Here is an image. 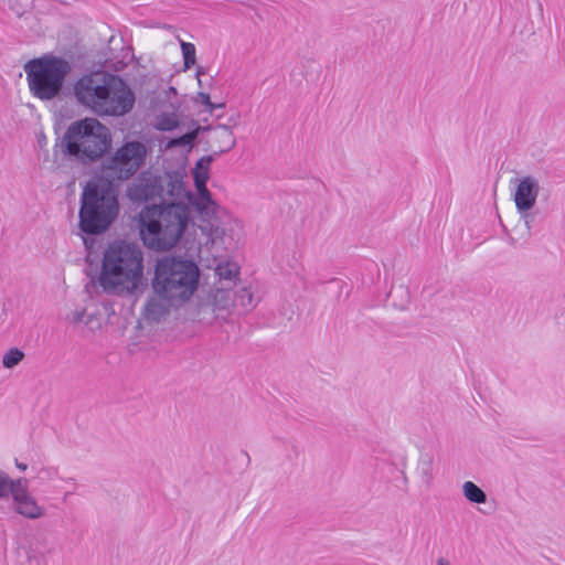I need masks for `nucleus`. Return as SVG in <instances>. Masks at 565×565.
I'll return each mask as SVG.
<instances>
[{
    "label": "nucleus",
    "instance_id": "393cba45",
    "mask_svg": "<svg viewBox=\"0 0 565 565\" xmlns=\"http://www.w3.org/2000/svg\"><path fill=\"white\" fill-rule=\"evenodd\" d=\"M224 235V231L220 227L212 228L210 232V239L212 244H215L217 241H222Z\"/></svg>",
    "mask_w": 565,
    "mask_h": 565
},
{
    "label": "nucleus",
    "instance_id": "f8f14e48",
    "mask_svg": "<svg viewBox=\"0 0 565 565\" xmlns=\"http://www.w3.org/2000/svg\"><path fill=\"white\" fill-rule=\"evenodd\" d=\"M539 193L540 183L535 177L525 175L516 180L513 201L527 230H531L532 223L530 211L535 206Z\"/></svg>",
    "mask_w": 565,
    "mask_h": 565
},
{
    "label": "nucleus",
    "instance_id": "a878e982",
    "mask_svg": "<svg viewBox=\"0 0 565 565\" xmlns=\"http://www.w3.org/2000/svg\"><path fill=\"white\" fill-rule=\"evenodd\" d=\"M241 298H242L243 306H249V307L253 306V294L248 289H246V288L242 289Z\"/></svg>",
    "mask_w": 565,
    "mask_h": 565
},
{
    "label": "nucleus",
    "instance_id": "412c9836",
    "mask_svg": "<svg viewBox=\"0 0 565 565\" xmlns=\"http://www.w3.org/2000/svg\"><path fill=\"white\" fill-rule=\"evenodd\" d=\"M15 486V479L0 469V499H7Z\"/></svg>",
    "mask_w": 565,
    "mask_h": 565
},
{
    "label": "nucleus",
    "instance_id": "9b49d317",
    "mask_svg": "<svg viewBox=\"0 0 565 565\" xmlns=\"http://www.w3.org/2000/svg\"><path fill=\"white\" fill-rule=\"evenodd\" d=\"M9 495L12 498L13 510L19 515L29 520H38L46 515V509L30 492L28 479L17 478L15 486Z\"/></svg>",
    "mask_w": 565,
    "mask_h": 565
},
{
    "label": "nucleus",
    "instance_id": "1a4fd4ad",
    "mask_svg": "<svg viewBox=\"0 0 565 565\" xmlns=\"http://www.w3.org/2000/svg\"><path fill=\"white\" fill-rule=\"evenodd\" d=\"M148 152L146 143L138 140L126 141L104 160L102 171L107 180H128L145 166Z\"/></svg>",
    "mask_w": 565,
    "mask_h": 565
},
{
    "label": "nucleus",
    "instance_id": "cd10ccee",
    "mask_svg": "<svg viewBox=\"0 0 565 565\" xmlns=\"http://www.w3.org/2000/svg\"><path fill=\"white\" fill-rule=\"evenodd\" d=\"M436 565H451L447 558L439 557L436 562Z\"/></svg>",
    "mask_w": 565,
    "mask_h": 565
},
{
    "label": "nucleus",
    "instance_id": "0eeeda50",
    "mask_svg": "<svg viewBox=\"0 0 565 565\" xmlns=\"http://www.w3.org/2000/svg\"><path fill=\"white\" fill-rule=\"evenodd\" d=\"M71 67L68 62L55 56L33 58L24 64L30 93L41 100L58 96Z\"/></svg>",
    "mask_w": 565,
    "mask_h": 565
},
{
    "label": "nucleus",
    "instance_id": "423d86ee",
    "mask_svg": "<svg viewBox=\"0 0 565 565\" xmlns=\"http://www.w3.org/2000/svg\"><path fill=\"white\" fill-rule=\"evenodd\" d=\"M62 151L71 159L84 164L104 157L111 147L109 129L96 118H84L72 122L61 141Z\"/></svg>",
    "mask_w": 565,
    "mask_h": 565
},
{
    "label": "nucleus",
    "instance_id": "bb28decb",
    "mask_svg": "<svg viewBox=\"0 0 565 565\" xmlns=\"http://www.w3.org/2000/svg\"><path fill=\"white\" fill-rule=\"evenodd\" d=\"M15 467L21 470V471H25L28 469V465L24 463V462H20L19 460L15 459Z\"/></svg>",
    "mask_w": 565,
    "mask_h": 565
},
{
    "label": "nucleus",
    "instance_id": "c85d7f7f",
    "mask_svg": "<svg viewBox=\"0 0 565 565\" xmlns=\"http://www.w3.org/2000/svg\"><path fill=\"white\" fill-rule=\"evenodd\" d=\"M65 481L71 482L74 487H76V482L74 481V479L68 478V479H65Z\"/></svg>",
    "mask_w": 565,
    "mask_h": 565
},
{
    "label": "nucleus",
    "instance_id": "aec40b11",
    "mask_svg": "<svg viewBox=\"0 0 565 565\" xmlns=\"http://www.w3.org/2000/svg\"><path fill=\"white\" fill-rule=\"evenodd\" d=\"M23 358L24 353L20 349L12 348L3 354L2 365L6 369H13L23 360Z\"/></svg>",
    "mask_w": 565,
    "mask_h": 565
},
{
    "label": "nucleus",
    "instance_id": "9d476101",
    "mask_svg": "<svg viewBox=\"0 0 565 565\" xmlns=\"http://www.w3.org/2000/svg\"><path fill=\"white\" fill-rule=\"evenodd\" d=\"M234 305V294L230 288L211 290L199 303V316L207 322L213 319H226Z\"/></svg>",
    "mask_w": 565,
    "mask_h": 565
},
{
    "label": "nucleus",
    "instance_id": "6ab92c4d",
    "mask_svg": "<svg viewBox=\"0 0 565 565\" xmlns=\"http://www.w3.org/2000/svg\"><path fill=\"white\" fill-rule=\"evenodd\" d=\"M180 46L183 56L184 70H190L196 62L195 46L193 43L180 40Z\"/></svg>",
    "mask_w": 565,
    "mask_h": 565
},
{
    "label": "nucleus",
    "instance_id": "5701e85b",
    "mask_svg": "<svg viewBox=\"0 0 565 565\" xmlns=\"http://www.w3.org/2000/svg\"><path fill=\"white\" fill-rule=\"evenodd\" d=\"M194 136H195L194 134H186V135H183L180 138L171 139L168 142L167 148H173V147L190 145L192 142V140L194 139Z\"/></svg>",
    "mask_w": 565,
    "mask_h": 565
},
{
    "label": "nucleus",
    "instance_id": "f3484780",
    "mask_svg": "<svg viewBox=\"0 0 565 565\" xmlns=\"http://www.w3.org/2000/svg\"><path fill=\"white\" fill-rule=\"evenodd\" d=\"M462 494L471 503L481 504L487 501V494L472 481L462 483Z\"/></svg>",
    "mask_w": 565,
    "mask_h": 565
},
{
    "label": "nucleus",
    "instance_id": "4be33fe9",
    "mask_svg": "<svg viewBox=\"0 0 565 565\" xmlns=\"http://www.w3.org/2000/svg\"><path fill=\"white\" fill-rule=\"evenodd\" d=\"M36 477L41 481H54V480H57V479L63 480L60 477L58 468L54 467V466H43V467H41L39 469V471H38Z\"/></svg>",
    "mask_w": 565,
    "mask_h": 565
},
{
    "label": "nucleus",
    "instance_id": "7c9ffc66",
    "mask_svg": "<svg viewBox=\"0 0 565 565\" xmlns=\"http://www.w3.org/2000/svg\"><path fill=\"white\" fill-rule=\"evenodd\" d=\"M70 495V492H66L64 495H63V501L65 502L67 500V497Z\"/></svg>",
    "mask_w": 565,
    "mask_h": 565
},
{
    "label": "nucleus",
    "instance_id": "39448f33",
    "mask_svg": "<svg viewBox=\"0 0 565 565\" xmlns=\"http://www.w3.org/2000/svg\"><path fill=\"white\" fill-rule=\"evenodd\" d=\"M81 203L79 226L87 234L105 232L119 214L118 190L107 179L89 181Z\"/></svg>",
    "mask_w": 565,
    "mask_h": 565
},
{
    "label": "nucleus",
    "instance_id": "a211bd4d",
    "mask_svg": "<svg viewBox=\"0 0 565 565\" xmlns=\"http://www.w3.org/2000/svg\"><path fill=\"white\" fill-rule=\"evenodd\" d=\"M216 275L224 280H232L238 275V266L235 263L222 262L215 268Z\"/></svg>",
    "mask_w": 565,
    "mask_h": 565
},
{
    "label": "nucleus",
    "instance_id": "ddd939ff",
    "mask_svg": "<svg viewBox=\"0 0 565 565\" xmlns=\"http://www.w3.org/2000/svg\"><path fill=\"white\" fill-rule=\"evenodd\" d=\"M65 321L73 328L84 331H94L100 328V321L94 313H88L85 308L76 307L65 316Z\"/></svg>",
    "mask_w": 565,
    "mask_h": 565
},
{
    "label": "nucleus",
    "instance_id": "20e7f679",
    "mask_svg": "<svg viewBox=\"0 0 565 565\" xmlns=\"http://www.w3.org/2000/svg\"><path fill=\"white\" fill-rule=\"evenodd\" d=\"M143 253L134 243L115 242L104 252L98 282L116 296L135 294L143 281Z\"/></svg>",
    "mask_w": 565,
    "mask_h": 565
},
{
    "label": "nucleus",
    "instance_id": "7ed1b4c3",
    "mask_svg": "<svg viewBox=\"0 0 565 565\" xmlns=\"http://www.w3.org/2000/svg\"><path fill=\"white\" fill-rule=\"evenodd\" d=\"M73 92L79 105L99 117H121L134 108L136 102L125 81L98 72L79 77Z\"/></svg>",
    "mask_w": 565,
    "mask_h": 565
},
{
    "label": "nucleus",
    "instance_id": "2eb2a0df",
    "mask_svg": "<svg viewBox=\"0 0 565 565\" xmlns=\"http://www.w3.org/2000/svg\"><path fill=\"white\" fill-rule=\"evenodd\" d=\"M180 125V118L177 113H161L156 116L153 127L160 131H170Z\"/></svg>",
    "mask_w": 565,
    "mask_h": 565
},
{
    "label": "nucleus",
    "instance_id": "6e6552de",
    "mask_svg": "<svg viewBox=\"0 0 565 565\" xmlns=\"http://www.w3.org/2000/svg\"><path fill=\"white\" fill-rule=\"evenodd\" d=\"M183 194V180L178 173L166 172L154 174L143 172L127 189V196L132 202H148L154 200H178Z\"/></svg>",
    "mask_w": 565,
    "mask_h": 565
},
{
    "label": "nucleus",
    "instance_id": "4468645a",
    "mask_svg": "<svg viewBox=\"0 0 565 565\" xmlns=\"http://www.w3.org/2000/svg\"><path fill=\"white\" fill-rule=\"evenodd\" d=\"M212 159L210 157H202L195 163V168L193 169V179L196 190H205L206 182L209 180L210 164Z\"/></svg>",
    "mask_w": 565,
    "mask_h": 565
},
{
    "label": "nucleus",
    "instance_id": "c756f323",
    "mask_svg": "<svg viewBox=\"0 0 565 565\" xmlns=\"http://www.w3.org/2000/svg\"><path fill=\"white\" fill-rule=\"evenodd\" d=\"M169 92L172 93V94H177V89L174 87H169Z\"/></svg>",
    "mask_w": 565,
    "mask_h": 565
},
{
    "label": "nucleus",
    "instance_id": "dca6fc26",
    "mask_svg": "<svg viewBox=\"0 0 565 565\" xmlns=\"http://www.w3.org/2000/svg\"><path fill=\"white\" fill-rule=\"evenodd\" d=\"M416 473H417L419 480L425 486H427V487L430 486L431 480L434 478L433 458L430 456H428V455L420 456V458L418 460L417 468H416Z\"/></svg>",
    "mask_w": 565,
    "mask_h": 565
},
{
    "label": "nucleus",
    "instance_id": "b1692460",
    "mask_svg": "<svg viewBox=\"0 0 565 565\" xmlns=\"http://www.w3.org/2000/svg\"><path fill=\"white\" fill-rule=\"evenodd\" d=\"M198 98L200 99V102L206 106V108L210 110V111H213L216 107H222V105H214L212 102H211V98H210V95L206 94V93H199L198 95Z\"/></svg>",
    "mask_w": 565,
    "mask_h": 565
},
{
    "label": "nucleus",
    "instance_id": "f03ea898",
    "mask_svg": "<svg viewBox=\"0 0 565 565\" xmlns=\"http://www.w3.org/2000/svg\"><path fill=\"white\" fill-rule=\"evenodd\" d=\"M200 270L189 259L162 256L157 259L143 317L148 321L163 320L172 309L188 302L198 289Z\"/></svg>",
    "mask_w": 565,
    "mask_h": 565
},
{
    "label": "nucleus",
    "instance_id": "2f4dec72",
    "mask_svg": "<svg viewBox=\"0 0 565 565\" xmlns=\"http://www.w3.org/2000/svg\"><path fill=\"white\" fill-rule=\"evenodd\" d=\"M223 127H226V126H223ZM224 132H226L227 135H230L228 130L226 128H224Z\"/></svg>",
    "mask_w": 565,
    "mask_h": 565
},
{
    "label": "nucleus",
    "instance_id": "f257e3e1",
    "mask_svg": "<svg viewBox=\"0 0 565 565\" xmlns=\"http://www.w3.org/2000/svg\"><path fill=\"white\" fill-rule=\"evenodd\" d=\"M196 195L185 191L173 202L150 204L141 209L138 215L139 236L142 244L150 250L167 252L181 239L190 222V209L180 200L186 199L201 216L214 217L221 211L207 189L196 190Z\"/></svg>",
    "mask_w": 565,
    "mask_h": 565
}]
</instances>
